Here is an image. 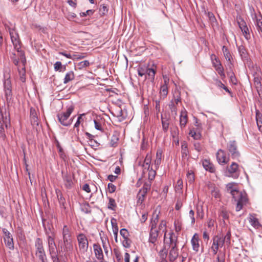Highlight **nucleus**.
Returning a JSON list of instances; mask_svg holds the SVG:
<instances>
[{"mask_svg":"<svg viewBox=\"0 0 262 262\" xmlns=\"http://www.w3.org/2000/svg\"><path fill=\"white\" fill-rule=\"evenodd\" d=\"M202 164L204 168L210 172H214L215 171V167L213 164L210 162L208 160L205 159L202 162Z\"/></svg>","mask_w":262,"mask_h":262,"instance_id":"obj_24","label":"nucleus"},{"mask_svg":"<svg viewBox=\"0 0 262 262\" xmlns=\"http://www.w3.org/2000/svg\"><path fill=\"white\" fill-rule=\"evenodd\" d=\"M152 156L150 153L147 154L146 157L144 159L143 164L142 165L144 169L149 170L150 168L152 167V165L151 166Z\"/></svg>","mask_w":262,"mask_h":262,"instance_id":"obj_23","label":"nucleus"},{"mask_svg":"<svg viewBox=\"0 0 262 262\" xmlns=\"http://www.w3.org/2000/svg\"><path fill=\"white\" fill-rule=\"evenodd\" d=\"M237 21L238 26L242 31L244 30H247L248 28L246 25V23L241 17H239L237 18Z\"/></svg>","mask_w":262,"mask_h":262,"instance_id":"obj_34","label":"nucleus"},{"mask_svg":"<svg viewBox=\"0 0 262 262\" xmlns=\"http://www.w3.org/2000/svg\"><path fill=\"white\" fill-rule=\"evenodd\" d=\"M257 26L259 30L262 32V18L257 19L256 20Z\"/></svg>","mask_w":262,"mask_h":262,"instance_id":"obj_64","label":"nucleus"},{"mask_svg":"<svg viewBox=\"0 0 262 262\" xmlns=\"http://www.w3.org/2000/svg\"><path fill=\"white\" fill-rule=\"evenodd\" d=\"M156 68L153 67L151 68H147L146 75H147L148 76L149 79L151 80V81H154L155 79V76L156 74Z\"/></svg>","mask_w":262,"mask_h":262,"instance_id":"obj_29","label":"nucleus"},{"mask_svg":"<svg viewBox=\"0 0 262 262\" xmlns=\"http://www.w3.org/2000/svg\"><path fill=\"white\" fill-rule=\"evenodd\" d=\"M158 235L159 232L156 228H150L148 242L153 245H149L151 248L155 249L156 251H157V249L156 246Z\"/></svg>","mask_w":262,"mask_h":262,"instance_id":"obj_11","label":"nucleus"},{"mask_svg":"<svg viewBox=\"0 0 262 262\" xmlns=\"http://www.w3.org/2000/svg\"><path fill=\"white\" fill-rule=\"evenodd\" d=\"M63 174V179L64 181V185L67 188H71L73 185L72 178L70 174L68 173H66L65 174H63V172H62Z\"/></svg>","mask_w":262,"mask_h":262,"instance_id":"obj_26","label":"nucleus"},{"mask_svg":"<svg viewBox=\"0 0 262 262\" xmlns=\"http://www.w3.org/2000/svg\"><path fill=\"white\" fill-rule=\"evenodd\" d=\"M101 240L102 244V246L104 249V251L105 253L107 255L108 252V248L110 247V245L108 243V241L106 237H101Z\"/></svg>","mask_w":262,"mask_h":262,"instance_id":"obj_35","label":"nucleus"},{"mask_svg":"<svg viewBox=\"0 0 262 262\" xmlns=\"http://www.w3.org/2000/svg\"><path fill=\"white\" fill-rule=\"evenodd\" d=\"M4 239L6 246L11 250L14 249L13 239L10 233L7 230H4Z\"/></svg>","mask_w":262,"mask_h":262,"instance_id":"obj_15","label":"nucleus"},{"mask_svg":"<svg viewBox=\"0 0 262 262\" xmlns=\"http://www.w3.org/2000/svg\"><path fill=\"white\" fill-rule=\"evenodd\" d=\"M159 229L160 231H162L163 232H166V223L165 221H161L159 226Z\"/></svg>","mask_w":262,"mask_h":262,"instance_id":"obj_53","label":"nucleus"},{"mask_svg":"<svg viewBox=\"0 0 262 262\" xmlns=\"http://www.w3.org/2000/svg\"><path fill=\"white\" fill-rule=\"evenodd\" d=\"M93 249L95 253V255L97 259H103V254L101 246L97 244H94L93 245Z\"/></svg>","mask_w":262,"mask_h":262,"instance_id":"obj_21","label":"nucleus"},{"mask_svg":"<svg viewBox=\"0 0 262 262\" xmlns=\"http://www.w3.org/2000/svg\"><path fill=\"white\" fill-rule=\"evenodd\" d=\"M166 249H166H164V247L163 249L159 252V255L160 257L162 259L163 262H167V261L166 260V257L167 255V251L166 250Z\"/></svg>","mask_w":262,"mask_h":262,"instance_id":"obj_46","label":"nucleus"},{"mask_svg":"<svg viewBox=\"0 0 262 262\" xmlns=\"http://www.w3.org/2000/svg\"><path fill=\"white\" fill-rule=\"evenodd\" d=\"M189 135L195 140L200 139L201 135L200 132L195 131L194 129H191L189 133Z\"/></svg>","mask_w":262,"mask_h":262,"instance_id":"obj_38","label":"nucleus"},{"mask_svg":"<svg viewBox=\"0 0 262 262\" xmlns=\"http://www.w3.org/2000/svg\"><path fill=\"white\" fill-rule=\"evenodd\" d=\"M216 159L220 165L227 164L230 160V158L227 155L225 151L222 149H219L216 154Z\"/></svg>","mask_w":262,"mask_h":262,"instance_id":"obj_12","label":"nucleus"},{"mask_svg":"<svg viewBox=\"0 0 262 262\" xmlns=\"http://www.w3.org/2000/svg\"><path fill=\"white\" fill-rule=\"evenodd\" d=\"M227 192L230 193L235 201L237 202L236 206V211H239L242 208L244 205L247 203L248 199L246 194L238 190L236 183L231 182L226 185Z\"/></svg>","mask_w":262,"mask_h":262,"instance_id":"obj_1","label":"nucleus"},{"mask_svg":"<svg viewBox=\"0 0 262 262\" xmlns=\"http://www.w3.org/2000/svg\"><path fill=\"white\" fill-rule=\"evenodd\" d=\"M147 68L146 66L139 67L137 70L139 76L141 77H142L144 75L146 76Z\"/></svg>","mask_w":262,"mask_h":262,"instance_id":"obj_43","label":"nucleus"},{"mask_svg":"<svg viewBox=\"0 0 262 262\" xmlns=\"http://www.w3.org/2000/svg\"><path fill=\"white\" fill-rule=\"evenodd\" d=\"M161 120H162V124L163 129L164 132H166L168 129L169 127V121L167 119H164L162 115L161 116Z\"/></svg>","mask_w":262,"mask_h":262,"instance_id":"obj_44","label":"nucleus"},{"mask_svg":"<svg viewBox=\"0 0 262 262\" xmlns=\"http://www.w3.org/2000/svg\"><path fill=\"white\" fill-rule=\"evenodd\" d=\"M55 71L63 72L66 70V66H63L60 61H57L54 65Z\"/></svg>","mask_w":262,"mask_h":262,"instance_id":"obj_36","label":"nucleus"},{"mask_svg":"<svg viewBox=\"0 0 262 262\" xmlns=\"http://www.w3.org/2000/svg\"><path fill=\"white\" fill-rule=\"evenodd\" d=\"M77 241L80 250L82 252L87 251L89 246V243L86 236L82 233L79 234L77 236Z\"/></svg>","mask_w":262,"mask_h":262,"instance_id":"obj_10","label":"nucleus"},{"mask_svg":"<svg viewBox=\"0 0 262 262\" xmlns=\"http://www.w3.org/2000/svg\"><path fill=\"white\" fill-rule=\"evenodd\" d=\"M188 122L187 112L185 108H183L180 114V126L181 128L185 127Z\"/></svg>","mask_w":262,"mask_h":262,"instance_id":"obj_18","label":"nucleus"},{"mask_svg":"<svg viewBox=\"0 0 262 262\" xmlns=\"http://www.w3.org/2000/svg\"><path fill=\"white\" fill-rule=\"evenodd\" d=\"M171 135L173 139H177L179 135V129L177 127L173 128L171 130Z\"/></svg>","mask_w":262,"mask_h":262,"instance_id":"obj_56","label":"nucleus"},{"mask_svg":"<svg viewBox=\"0 0 262 262\" xmlns=\"http://www.w3.org/2000/svg\"><path fill=\"white\" fill-rule=\"evenodd\" d=\"M227 148L232 159H235L239 157L240 154L237 150V146L235 141H230L227 144Z\"/></svg>","mask_w":262,"mask_h":262,"instance_id":"obj_9","label":"nucleus"},{"mask_svg":"<svg viewBox=\"0 0 262 262\" xmlns=\"http://www.w3.org/2000/svg\"><path fill=\"white\" fill-rule=\"evenodd\" d=\"M230 237H231V234L230 232H228L226 235L223 237H222V240L223 242V243H226L227 245H229L230 244Z\"/></svg>","mask_w":262,"mask_h":262,"instance_id":"obj_51","label":"nucleus"},{"mask_svg":"<svg viewBox=\"0 0 262 262\" xmlns=\"http://www.w3.org/2000/svg\"><path fill=\"white\" fill-rule=\"evenodd\" d=\"M211 195L216 199H219L221 197L220 190L218 188L215 187L211 190Z\"/></svg>","mask_w":262,"mask_h":262,"instance_id":"obj_50","label":"nucleus"},{"mask_svg":"<svg viewBox=\"0 0 262 262\" xmlns=\"http://www.w3.org/2000/svg\"><path fill=\"white\" fill-rule=\"evenodd\" d=\"M13 61L14 64L18 67V71L20 77V80L24 82L26 81V70L25 64L26 61L25 63H23L20 59L19 57L16 56L15 53L12 54L11 57Z\"/></svg>","mask_w":262,"mask_h":262,"instance_id":"obj_5","label":"nucleus"},{"mask_svg":"<svg viewBox=\"0 0 262 262\" xmlns=\"http://www.w3.org/2000/svg\"><path fill=\"white\" fill-rule=\"evenodd\" d=\"M163 83L161 85L160 90V98H165L168 94V84L169 83V78L166 76H163Z\"/></svg>","mask_w":262,"mask_h":262,"instance_id":"obj_14","label":"nucleus"},{"mask_svg":"<svg viewBox=\"0 0 262 262\" xmlns=\"http://www.w3.org/2000/svg\"><path fill=\"white\" fill-rule=\"evenodd\" d=\"M170 249L168 254V259L171 262H173L179 256V250L177 246L170 247Z\"/></svg>","mask_w":262,"mask_h":262,"instance_id":"obj_17","label":"nucleus"},{"mask_svg":"<svg viewBox=\"0 0 262 262\" xmlns=\"http://www.w3.org/2000/svg\"><path fill=\"white\" fill-rule=\"evenodd\" d=\"M81 210L82 212L85 213L91 212V207L88 203H82L80 205Z\"/></svg>","mask_w":262,"mask_h":262,"instance_id":"obj_39","label":"nucleus"},{"mask_svg":"<svg viewBox=\"0 0 262 262\" xmlns=\"http://www.w3.org/2000/svg\"><path fill=\"white\" fill-rule=\"evenodd\" d=\"M75 78V75L73 71H71L67 73L63 79V83L67 84L69 82L73 80Z\"/></svg>","mask_w":262,"mask_h":262,"instance_id":"obj_31","label":"nucleus"},{"mask_svg":"<svg viewBox=\"0 0 262 262\" xmlns=\"http://www.w3.org/2000/svg\"><path fill=\"white\" fill-rule=\"evenodd\" d=\"M183 188V182L181 179H179L177 181V185L176 186V190L180 191Z\"/></svg>","mask_w":262,"mask_h":262,"instance_id":"obj_58","label":"nucleus"},{"mask_svg":"<svg viewBox=\"0 0 262 262\" xmlns=\"http://www.w3.org/2000/svg\"><path fill=\"white\" fill-rule=\"evenodd\" d=\"M4 90H12L11 82L9 78L5 80L4 82Z\"/></svg>","mask_w":262,"mask_h":262,"instance_id":"obj_42","label":"nucleus"},{"mask_svg":"<svg viewBox=\"0 0 262 262\" xmlns=\"http://www.w3.org/2000/svg\"><path fill=\"white\" fill-rule=\"evenodd\" d=\"M238 51L241 56H245L246 51L245 48L243 46H241L238 47Z\"/></svg>","mask_w":262,"mask_h":262,"instance_id":"obj_63","label":"nucleus"},{"mask_svg":"<svg viewBox=\"0 0 262 262\" xmlns=\"http://www.w3.org/2000/svg\"><path fill=\"white\" fill-rule=\"evenodd\" d=\"M261 80V77L260 76H254V84L259 95H260V93L262 92Z\"/></svg>","mask_w":262,"mask_h":262,"instance_id":"obj_20","label":"nucleus"},{"mask_svg":"<svg viewBox=\"0 0 262 262\" xmlns=\"http://www.w3.org/2000/svg\"><path fill=\"white\" fill-rule=\"evenodd\" d=\"M199 235L198 233H195L191 239V244L192 249L195 252H198L200 248Z\"/></svg>","mask_w":262,"mask_h":262,"instance_id":"obj_19","label":"nucleus"},{"mask_svg":"<svg viewBox=\"0 0 262 262\" xmlns=\"http://www.w3.org/2000/svg\"><path fill=\"white\" fill-rule=\"evenodd\" d=\"M249 221L250 224L255 228H258L260 226L257 219L252 215H250Z\"/></svg>","mask_w":262,"mask_h":262,"instance_id":"obj_30","label":"nucleus"},{"mask_svg":"<svg viewBox=\"0 0 262 262\" xmlns=\"http://www.w3.org/2000/svg\"><path fill=\"white\" fill-rule=\"evenodd\" d=\"M89 65H90V63L88 60H84V61L79 62L77 64L78 68L79 70H81V69H83L84 68L87 67L89 66Z\"/></svg>","mask_w":262,"mask_h":262,"instance_id":"obj_49","label":"nucleus"},{"mask_svg":"<svg viewBox=\"0 0 262 262\" xmlns=\"http://www.w3.org/2000/svg\"><path fill=\"white\" fill-rule=\"evenodd\" d=\"M224 245L222 237L219 235H216L213 238V243L211 247L213 254H216L219 248L222 247Z\"/></svg>","mask_w":262,"mask_h":262,"instance_id":"obj_13","label":"nucleus"},{"mask_svg":"<svg viewBox=\"0 0 262 262\" xmlns=\"http://www.w3.org/2000/svg\"><path fill=\"white\" fill-rule=\"evenodd\" d=\"M116 207V204L115 201L113 198L109 199V202L108 204V208L112 210H115V208Z\"/></svg>","mask_w":262,"mask_h":262,"instance_id":"obj_52","label":"nucleus"},{"mask_svg":"<svg viewBox=\"0 0 262 262\" xmlns=\"http://www.w3.org/2000/svg\"><path fill=\"white\" fill-rule=\"evenodd\" d=\"M161 163V159H159V158H156V159L154 161V168L156 169H157L159 168V165H160Z\"/></svg>","mask_w":262,"mask_h":262,"instance_id":"obj_61","label":"nucleus"},{"mask_svg":"<svg viewBox=\"0 0 262 262\" xmlns=\"http://www.w3.org/2000/svg\"><path fill=\"white\" fill-rule=\"evenodd\" d=\"M239 173L238 164L235 162H232L230 165L226 167L225 176L227 177L236 179L239 177Z\"/></svg>","mask_w":262,"mask_h":262,"instance_id":"obj_6","label":"nucleus"},{"mask_svg":"<svg viewBox=\"0 0 262 262\" xmlns=\"http://www.w3.org/2000/svg\"><path fill=\"white\" fill-rule=\"evenodd\" d=\"M30 120L32 125L37 126L38 125V119L37 116V113L35 109L33 108L30 109Z\"/></svg>","mask_w":262,"mask_h":262,"instance_id":"obj_25","label":"nucleus"},{"mask_svg":"<svg viewBox=\"0 0 262 262\" xmlns=\"http://www.w3.org/2000/svg\"><path fill=\"white\" fill-rule=\"evenodd\" d=\"M189 217L191 220V224H193L195 223L194 212L192 209L189 211Z\"/></svg>","mask_w":262,"mask_h":262,"instance_id":"obj_59","label":"nucleus"},{"mask_svg":"<svg viewBox=\"0 0 262 262\" xmlns=\"http://www.w3.org/2000/svg\"><path fill=\"white\" fill-rule=\"evenodd\" d=\"M256 120L258 129L262 133V114L257 110H256Z\"/></svg>","mask_w":262,"mask_h":262,"instance_id":"obj_28","label":"nucleus"},{"mask_svg":"<svg viewBox=\"0 0 262 262\" xmlns=\"http://www.w3.org/2000/svg\"><path fill=\"white\" fill-rule=\"evenodd\" d=\"M114 253L118 262H122V255L121 252L117 249L114 250Z\"/></svg>","mask_w":262,"mask_h":262,"instance_id":"obj_54","label":"nucleus"},{"mask_svg":"<svg viewBox=\"0 0 262 262\" xmlns=\"http://www.w3.org/2000/svg\"><path fill=\"white\" fill-rule=\"evenodd\" d=\"M122 245L125 248H128L130 246V241L128 238H124L122 241Z\"/></svg>","mask_w":262,"mask_h":262,"instance_id":"obj_60","label":"nucleus"},{"mask_svg":"<svg viewBox=\"0 0 262 262\" xmlns=\"http://www.w3.org/2000/svg\"><path fill=\"white\" fill-rule=\"evenodd\" d=\"M159 221L158 214H155V213L152 215V217L150 223V228H156L157 223Z\"/></svg>","mask_w":262,"mask_h":262,"instance_id":"obj_37","label":"nucleus"},{"mask_svg":"<svg viewBox=\"0 0 262 262\" xmlns=\"http://www.w3.org/2000/svg\"><path fill=\"white\" fill-rule=\"evenodd\" d=\"M222 51H223L224 55L226 59L228 61H229V62L230 63L229 68L231 69V66L232 65V56H231V54L230 53L228 48L226 47L223 46V48H222Z\"/></svg>","mask_w":262,"mask_h":262,"instance_id":"obj_27","label":"nucleus"},{"mask_svg":"<svg viewBox=\"0 0 262 262\" xmlns=\"http://www.w3.org/2000/svg\"><path fill=\"white\" fill-rule=\"evenodd\" d=\"M62 238H71V232L69 227L64 225L62 230Z\"/></svg>","mask_w":262,"mask_h":262,"instance_id":"obj_32","label":"nucleus"},{"mask_svg":"<svg viewBox=\"0 0 262 262\" xmlns=\"http://www.w3.org/2000/svg\"><path fill=\"white\" fill-rule=\"evenodd\" d=\"M187 181L191 184L194 181V176L192 171H188L187 173Z\"/></svg>","mask_w":262,"mask_h":262,"instance_id":"obj_47","label":"nucleus"},{"mask_svg":"<svg viewBox=\"0 0 262 262\" xmlns=\"http://www.w3.org/2000/svg\"><path fill=\"white\" fill-rule=\"evenodd\" d=\"M219 215L220 217H222L223 220L228 219L229 217L227 211L224 209L220 211Z\"/></svg>","mask_w":262,"mask_h":262,"instance_id":"obj_55","label":"nucleus"},{"mask_svg":"<svg viewBox=\"0 0 262 262\" xmlns=\"http://www.w3.org/2000/svg\"><path fill=\"white\" fill-rule=\"evenodd\" d=\"M35 246L36 249V255L41 262H47L46 255L43 247L42 241L40 238L35 241Z\"/></svg>","mask_w":262,"mask_h":262,"instance_id":"obj_7","label":"nucleus"},{"mask_svg":"<svg viewBox=\"0 0 262 262\" xmlns=\"http://www.w3.org/2000/svg\"><path fill=\"white\" fill-rule=\"evenodd\" d=\"M150 188V184L148 183H145L143 187L139 190L138 194L145 197L147 191Z\"/></svg>","mask_w":262,"mask_h":262,"instance_id":"obj_33","label":"nucleus"},{"mask_svg":"<svg viewBox=\"0 0 262 262\" xmlns=\"http://www.w3.org/2000/svg\"><path fill=\"white\" fill-rule=\"evenodd\" d=\"M120 233L121 235L123 237V238H128V236L129 235L128 231L124 228L121 229L120 231Z\"/></svg>","mask_w":262,"mask_h":262,"instance_id":"obj_57","label":"nucleus"},{"mask_svg":"<svg viewBox=\"0 0 262 262\" xmlns=\"http://www.w3.org/2000/svg\"><path fill=\"white\" fill-rule=\"evenodd\" d=\"M156 170L155 168L153 167L150 168L149 170H147L148 171V179L150 181L153 180L155 179L156 174Z\"/></svg>","mask_w":262,"mask_h":262,"instance_id":"obj_41","label":"nucleus"},{"mask_svg":"<svg viewBox=\"0 0 262 262\" xmlns=\"http://www.w3.org/2000/svg\"><path fill=\"white\" fill-rule=\"evenodd\" d=\"M242 32H243L244 36H245V38L247 40H248L250 39V35L249 29H248L247 30H244L242 31Z\"/></svg>","mask_w":262,"mask_h":262,"instance_id":"obj_62","label":"nucleus"},{"mask_svg":"<svg viewBox=\"0 0 262 262\" xmlns=\"http://www.w3.org/2000/svg\"><path fill=\"white\" fill-rule=\"evenodd\" d=\"M63 244L61 245V250L68 252L73 250V245L71 238H62Z\"/></svg>","mask_w":262,"mask_h":262,"instance_id":"obj_16","label":"nucleus"},{"mask_svg":"<svg viewBox=\"0 0 262 262\" xmlns=\"http://www.w3.org/2000/svg\"><path fill=\"white\" fill-rule=\"evenodd\" d=\"M164 249L167 247L177 246V236L173 232L168 233L165 232L164 236Z\"/></svg>","mask_w":262,"mask_h":262,"instance_id":"obj_8","label":"nucleus"},{"mask_svg":"<svg viewBox=\"0 0 262 262\" xmlns=\"http://www.w3.org/2000/svg\"><path fill=\"white\" fill-rule=\"evenodd\" d=\"M74 109L73 105L67 107L66 112H62L57 114V117L59 122L64 126L70 125L73 121V119H69V117Z\"/></svg>","mask_w":262,"mask_h":262,"instance_id":"obj_3","label":"nucleus"},{"mask_svg":"<svg viewBox=\"0 0 262 262\" xmlns=\"http://www.w3.org/2000/svg\"><path fill=\"white\" fill-rule=\"evenodd\" d=\"M84 116H85V114H81L79 115L77 118V121L76 122V123H75V124L74 125V127L75 128H76L77 131L78 132H79L78 127L79 126L80 124L81 123V122L83 121V119L82 117Z\"/></svg>","mask_w":262,"mask_h":262,"instance_id":"obj_40","label":"nucleus"},{"mask_svg":"<svg viewBox=\"0 0 262 262\" xmlns=\"http://www.w3.org/2000/svg\"><path fill=\"white\" fill-rule=\"evenodd\" d=\"M215 60L217 62V64H214V68L217 72L218 74L221 76L222 79L225 78V74L224 73V68L219 60L216 57H215Z\"/></svg>","mask_w":262,"mask_h":262,"instance_id":"obj_22","label":"nucleus"},{"mask_svg":"<svg viewBox=\"0 0 262 262\" xmlns=\"http://www.w3.org/2000/svg\"><path fill=\"white\" fill-rule=\"evenodd\" d=\"M9 31L14 49L17 52L15 53L16 56L19 57L21 62L25 63L26 62V57L24 52L21 50V42L18 34L14 29H9Z\"/></svg>","mask_w":262,"mask_h":262,"instance_id":"obj_2","label":"nucleus"},{"mask_svg":"<svg viewBox=\"0 0 262 262\" xmlns=\"http://www.w3.org/2000/svg\"><path fill=\"white\" fill-rule=\"evenodd\" d=\"M5 96L8 102H10L12 100V90H4Z\"/></svg>","mask_w":262,"mask_h":262,"instance_id":"obj_48","label":"nucleus"},{"mask_svg":"<svg viewBox=\"0 0 262 262\" xmlns=\"http://www.w3.org/2000/svg\"><path fill=\"white\" fill-rule=\"evenodd\" d=\"M47 241L49 253L53 261L59 262L58 256V251L54 242V236L48 234Z\"/></svg>","mask_w":262,"mask_h":262,"instance_id":"obj_4","label":"nucleus"},{"mask_svg":"<svg viewBox=\"0 0 262 262\" xmlns=\"http://www.w3.org/2000/svg\"><path fill=\"white\" fill-rule=\"evenodd\" d=\"M112 228H113V232L115 236V241L117 242V235L118 232V228L116 223H114L113 221H111Z\"/></svg>","mask_w":262,"mask_h":262,"instance_id":"obj_45","label":"nucleus"}]
</instances>
